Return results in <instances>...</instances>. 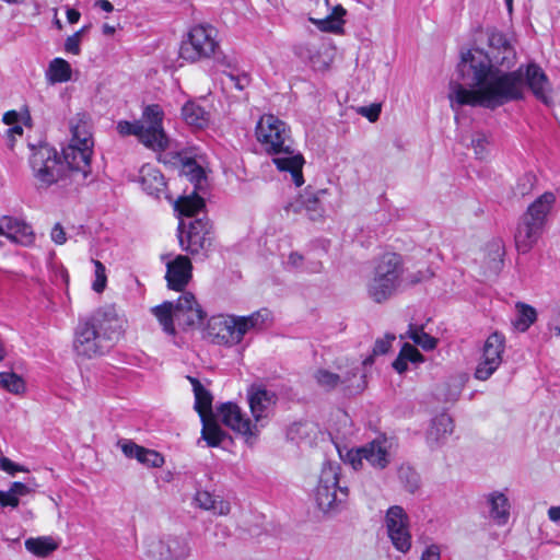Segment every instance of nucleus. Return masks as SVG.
<instances>
[{
	"instance_id": "1",
	"label": "nucleus",
	"mask_w": 560,
	"mask_h": 560,
	"mask_svg": "<svg viewBox=\"0 0 560 560\" xmlns=\"http://www.w3.org/2000/svg\"><path fill=\"white\" fill-rule=\"evenodd\" d=\"M516 51L510 39L499 31H489L488 49H470L462 54L457 66L460 81H451L448 100L453 110L463 106L495 109L522 100L528 88L537 100L550 106L551 89L544 70L536 63H516Z\"/></svg>"
},
{
	"instance_id": "2",
	"label": "nucleus",
	"mask_w": 560,
	"mask_h": 560,
	"mask_svg": "<svg viewBox=\"0 0 560 560\" xmlns=\"http://www.w3.org/2000/svg\"><path fill=\"white\" fill-rule=\"evenodd\" d=\"M255 135L264 151L273 156L272 162L277 168L289 172L293 183L298 187L302 186L304 158L295 150L288 125L272 114L262 115L256 125Z\"/></svg>"
},
{
	"instance_id": "3",
	"label": "nucleus",
	"mask_w": 560,
	"mask_h": 560,
	"mask_svg": "<svg viewBox=\"0 0 560 560\" xmlns=\"http://www.w3.org/2000/svg\"><path fill=\"white\" fill-rule=\"evenodd\" d=\"M405 273L404 259L396 253H384L373 262L366 282L368 296L375 303L389 300L400 288Z\"/></svg>"
},
{
	"instance_id": "4",
	"label": "nucleus",
	"mask_w": 560,
	"mask_h": 560,
	"mask_svg": "<svg viewBox=\"0 0 560 560\" xmlns=\"http://www.w3.org/2000/svg\"><path fill=\"white\" fill-rule=\"evenodd\" d=\"M163 118L164 112L160 105H148L140 120L118 121L117 131L122 137L136 136L147 148L161 152L168 147V138L162 126Z\"/></svg>"
},
{
	"instance_id": "5",
	"label": "nucleus",
	"mask_w": 560,
	"mask_h": 560,
	"mask_svg": "<svg viewBox=\"0 0 560 560\" xmlns=\"http://www.w3.org/2000/svg\"><path fill=\"white\" fill-rule=\"evenodd\" d=\"M30 166L37 188L46 189L52 185H59L62 188L71 187L65 164L55 148L42 144L33 149Z\"/></svg>"
},
{
	"instance_id": "6",
	"label": "nucleus",
	"mask_w": 560,
	"mask_h": 560,
	"mask_svg": "<svg viewBox=\"0 0 560 560\" xmlns=\"http://www.w3.org/2000/svg\"><path fill=\"white\" fill-rule=\"evenodd\" d=\"M338 465L324 464L316 488L315 499L318 508L325 513L338 511L348 500L349 490L339 481Z\"/></svg>"
},
{
	"instance_id": "7",
	"label": "nucleus",
	"mask_w": 560,
	"mask_h": 560,
	"mask_svg": "<svg viewBox=\"0 0 560 560\" xmlns=\"http://www.w3.org/2000/svg\"><path fill=\"white\" fill-rule=\"evenodd\" d=\"M217 35V30L210 25L191 27L187 38L180 44L179 57L189 62L212 57L219 48Z\"/></svg>"
},
{
	"instance_id": "8",
	"label": "nucleus",
	"mask_w": 560,
	"mask_h": 560,
	"mask_svg": "<svg viewBox=\"0 0 560 560\" xmlns=\"http://www.w3.org/2000/svg\"><path fill=\"white\" fill-rule=\"evenodd\" d=\"M73 351L81 359H93L108 351L110 345L104 340L97 329L85 317L79 319L74 329Z\"/></svg>"
},
{
	"instance_id": "9",
	"label": "nucleus",
	"mask_w": 560,
	"mask_h": 560,
	"mask_svg": "<svg viewBox=\"0 0 560 560\" xmlns=\"http://www.w3.org/2000/svg\"><path fill=\"white\" fill-rule=\"evenodd\" d=\"M92 147L77 145L69 143L63 149V164L68 174L71 187H79L85 184L88 176L91 174V156Z\"/></svg>"
},
{
	"instance_id": "10",
	"label": "nucleus",
	"mask_w": 560,
	"mask_h": 560,
	"mask_svg": "<svg viewBox=\"0 0 560 560\" xmlns=\"http://www.w3.org/2000/svg\"><path fill=\"white\" fill-rule=\"evenodd\" d=\"M85 318L92 322L107 345L112 346L124 336L127 319L113 305L101 307Z\"/></svg>"
},
{
	"instance_id": "11",
	"label": "nucleus",
	"mask_w": 560,
	"mask_h": 560,
	"mask_svg": "<svg viewBox=\"0 0 560 560\" xmlns=\"http://www.w3.org/2000/svg\"><path fill=\"white\" fill-rule=\"evenodd\" d=\"M179 244L191 255H206L212 245V225L209 220L196 219L189 223L186 235L179 226Z\"/></svg>"
},
{
	"instance_id": "12",
	"label": "nucleus",
	"mask_w": 560,
	"mask_h": 560,
	"mask_svg": "<svg viewBox=\"0 0 560 560\" xmlns=\"http://www.w3.org/2000/svg\"><path fill=\"white\" fill-rule=\"evenodd\" d=\"M505 349V338L494 331L485 341L482 353L475 371V377L487 381L501 365Z\"/></svg>"
},
{
	"instance_id": "13",
	"label": "nucleus",
	"mask_w": 560,
	"mask_h": 560,
	"mask_svg": "<svg viewBox=\"0 0 560 560\" xmlns=\"http://www.w3.org/2000/svg\"><path fill=\"white\" fill-rule=\"evenodd\" d=\"M222 422L234 432L244 436L247 444H253L259 432L249 418L245 417L242 409L233 402H225L219 408Z\"/></svg>"
},
{
	"instance_id": "14",
	"label": "nucleus",
	"mask_w": 560,
	"mask_h": 560,
	"mask_svg": "<svg viewBox=\"0 0 560 560\" xmlns=\"http://www.w3.org/2000/svg\"><path fill=\"white\" fill-rule=\"evenodd\" d=\"M189 551L186 539L180 537L168 536L147 542V553L152 560H185Z\"/></svg>"
},
{
	"instance_id": "15",
	"label": "nucleus",
	"mask_w": 560,
	"mask_h": 560,
	"mask_svg": "<svg viewBox=\"0 0 560 560\" xmlns=\"http://www.w3.org/2000/svg\"><path fill=\"white\" fill-rule=\"evenodd\" d=\"M165 261V279L171 290L183 291L191 280L192 265L190 259L184 255H177L171 258V255H162Z\"/></svg>"
},
{
	"instance_id": "16",
	"label": "nucleus",
	"mask_w": 560,
	"mask_h": 560,
	"mask_svg": "<svg viewBox=\"0 0 560 560\" xmlns=\"http://www.w3.org/2000/svg\"><path fill=\"white\" fill-rule=\"evenodd\" d=\"M247 397L250 412L254 418V424L258 432H260V429L268 422V418L276 405L277 396L275 393L265 388H252L248 392Z\"/></svg>"
},
{
	"instance_id": "17",
	"label": "nucleus",
	"mask_w": 560,
	"mask_h": 560,
	"mask_svg": "<svg viewBox=\"0 0 560 560\" xmlns=\"http://www.w3.org/2000/svg\"><path fill=\"white\" fill-rule=\"evenodd\" d=\"M174 318L179 326L192 327L200 325L205 312L190 292H184L174 305Z\"/></svg>"
},
{
	"instance_id": "18",
	"label": "nucleus",
	"mask_w": 560,
	"mask_h": 560,
	"mask_svg": "<svg viewBox=\"0 0 560 560\" xmlns=\"http://www.w3.org/2000/svg\"><path fill=\"white\" fill-rule=\"evenodd\" d=\"M357 374L358 369L351 370L343 375L320 369L315 373L314 377L318 386L323 387L324 389L330 390L338 387L339 385H342L351 394H354L360 393L365 388V381L363 380L364 376H361L357 384H354L352 381Z\"/></svg>"
},
{
	"instance_id": "19",
	"label": "nucleus",
	"mask_w": 560,
	"mask_h": 560,
	"mask_svg": "<svg viewBox=\"0 0 560 560\" xmlns=\"http://www.w3.org/2000/svg\"><path fill=\"white\" fill-rule=\"evenodd\" d=\"M327 194L326 189H319L313 191L306 189L304 194L300 195L294 201L290 202L287 207V211L293 213H301L305 211L311 220H317L323 217L324 209L322 207V197Z\"/></svg>"
},
{
	"instance_id": "20",
	"label": "nucleus",
	"mask_w": 560,
	"mask_h": 560,
	"mask_svg": "<svg viewBox=\"0 0 560 560\" xmlns=\"http://www.w3.org/2000/svg\"><path fill=\"white\" fill-rule=\"evenodd\" d=\"M544 225L522 217L517 225L514 238L518 253H528L542 234Z\"/></svg>"
},
{
	"instance_id": "21",
	"label": "nucleus",
	"mask_w": 560,
	"mask_h": 560,
	"mask_svg": "<svg viewBox=\"0 0 560 560\" xmlns=\"http://www.w3.org/2000/svg\"><path fill=\"white\" fill-rule=\"evenodd\" d=\"M4 234L1 236L7 237L12 243L22 246H31L35 242V233L32 226L24 220L19 218L4 215L3 217Z\"/></svg>"
},
{
	"instance_id": "22",
	"label": "nucleus",
	"mask_w": 560,
	"mask_h": 560,
	"mask_svg": "<svg viewBox=\"0 0 560 560\" xmlns=\"http://www.w3.org/2000/svg\"><path fill=\"white\" fill-rule=\"evenodd\" d=\"M208 331L218 343L237 345L233 315L212 317L208 324Z\"/></svg>"
},
{
	"instance_id": "23",
	"label": "nucleus",
	"mask_w": 560,
	"mask_h": 560,
	"mask_svg": "<svg viewBox=\"0 0 560 560\" xmlns=\"http://www.w3.org/2000/svg\"><path fill=\"white\" fill-rule=\"evenodd\" d=\"M489 515L491 520L499 525H505L510 522L511 502L505 491L494 490L485 495Z\"/></svg>"
},
{
	"instance_id": "24",
	"label": "nucleus",
	"mask_w": 560,
	"mask_h": 560,
	"mask_svg": "<svg viewBox=\"0 0 560 560\" xmlns=\"http://www.w3.org/2000/svg\"><path fill=\"white\" fill-rule=\"evenodd\" d=\"M269 315L270 313L266 308L254 312L248 316L233 315L237 345L243 340L246 334L262 329L266 322L269 319Z\"/></svg>"
},
{
	"instance_id": "25",
	"label": "nucleus",
	"mask_w": 560,
	"mask_h": 560,
	"mask_svg": "<svg viewBox=\"0 0 560 560\" xmlns=\"http://www.w3.org/2000/svg\"><path fill=\"white\" fill-rule=\"evenodd\" d=\"M269 315L270 313L266 308L254 312L248 316L233 315L237 345L243 340L246 334L262 329L266 322L269 319Z\"/></svg>"
},
{
	"instance_id": "26",
	"label": "nucleus",
	"mask_w": 560,
	"mask_h": 560,
	"mask_svg": "<svg viewBox=\"0 0 560 560\" xmlns=\"http://www.w3.org/2000/svg\"><path fill=\"white\" fill-rule=\"evenodd\" d=\"M555 202V194L546 191L528 206L523 217L545 226L547 215L550 213Z\"/></svg>"
},
{
	"instance_id": "27",
	"label": "nucleus",
	"mask_w": 560,
	"mask_h": 560,
	"mask_svg": "<svg viewBox=\"0 0 560 560\" xmlns=\"http://www.w3.org/2000/svg\"><path fill=\"white\" fill-rule=\"evenodd\" d=\"M139 182L142 189L152 196H159L166 187L163 174L151 164H144L140 168Z\"/></svg>"
},
{
	"instance_id": "28",
	"label": "nucleus",
	"mask_w": 560,
	"mask_h": 560,
	"mask_svg": "<svg viewBox=\"0 0 560 560\" xmlns=\"http://www.w3.org/2000/svg\"><path fill=\"white\" fill-rule=\"evenodd\" d=\"M70 132L71 139L69 143L93 148L94 142L91 132V125L89 117L85 114H77L70 120Z\"/></svg>"
},
{
	"instance_id": "29",
	"label": "nucleus",
	"mask_w": 560,
	"mask_h": 560,
	"mask_svg": "<svg viewBox=\"0 0 560 560\" xmlns=\"http://www.w3.org/2000/svg\"><path fill=\"white\" fill-rule=\"evenodd\" d=\"M187 380L192 386L195 396V410L199 413L200 419L210 417L212 415V400L211 393L194 376H187Z\"/></svg>"
},
{
	"instance_id": "30",
	"label": "nucleus",
	"mask_w": 560,
	"mask_h": 560,
	"mask_svg": "<svg viewBox=\"0 0 560 560\" xmlns=\"http://www.w3.org/2000/svg\"><path fill=\"white\" fill-rule=\"evenodd\" d=\"M363 457L371 466L384 469L389 463L387 442L375 440L364 445Z\"/></svg>"
},
{
	"instance_id": "31",
	"label": "nucleus",
	"mask_w": 560,
	"mask_h": 560,
	"mask_svg": "<svg viewBox=\"0 0 560 560\" xmlns=\"http://www.w3.org/2000/svg\"><path fill=\"white\" fill-rule=\"evenodd\" d=\"M182 116L187 125L197 129H203L210 122V113L192 101L182 107Z\"/></svg>"
},
{
	"instance_id": "32",
	"label": "nucleus",
	"mask_w": 560,
	"mask_h": 560,
	"mask_svg": "<svg viewBox=\"0 0 560 560\" xmlns=\"http://www.w3.org/2000/svg\"><path fill=\"white\" fill-rule=\"evenodd\" d=\"M346 14V9L337 4L331 9V12L325 16L324 19H313L310 21L315 24L320 31L328 33H341L345 24V20L342 19Z\"/></svg>"
},
{
	"instance_id": "33",
	"label": "nucleus",
	"mask_w": 560,
	"mask_h": 560,
	"mask_svg": "<svg viewBox=\"0 0 560 560\" xmlns=\"http://www.w3.org/2000/svg\"><path fill=\"white\" fill-rule=\"evenodd\" d=\"M453 432V420L447 413L438 415L431 423L427 439L431 443H439Z\"/></svg>"
},
{
	"instance_id": "34",
	"label": "nucleus",
	"mask_w": 560,
	"mask_h": 560,
	"mask_svg": "<svg viewBox=\"0 0 560 560\" xmlns=\"http://www.w3.org/2000/svg\"><path fill=\"white\" fill-rule=\"evenodd\" d=\"M72 69L70 63L62 58L52 59L46 70V79L48 82L63 83L71 80Z\"/></svg>"
},
{
	"instance_id": "35",
	"label": "nucleus",
	"mask_w": 560,
	"mask_h": 560,
	"mask_svg": "<svg viewBox=\"0 0 560 560\" xmlns=\"http://www.w3.org/2000/svg\"><path fill=\"white\" fill-rule=\"evenodd\" d=\"M58 546L59 541L51 536H40L25 540L26 550L40 558H45L54 552Z\"/></svg>"
},
{
	"instance_id": "36",
	"label": "nucleus",
	"mask_w": 560,
	"mask_h": 560,
	"mask_svg": "<svg viewBox=\"0 0 560 560\" xmlns=\"http://www.w3.org/2000/svg\"><path fill=\"white\" fill-rule=\"evenodd\" d=\"M202 430L201 438L206 441L210 447H217L221 444L225 438V432L221 427L213 420V416L201 418Z\"/></svg>"
},
{
	"instance_id": "37",
	"label": "nucleus",
	"mask_w": 560,
	"mask_h": 560,
	"mask_svg": "<svg viewBox=\"0 0 560 560\" xmlns=\"http://www.w3.org/2000/svg\"><path fill=\"white\" fill-rule=\"evenodd\" d=\"M195 501L199 508L211 511L213 514L224 515L230 512V506L228 502H224L223 500H218V498H215L208 491H197L195 495Z\"/></svg>"
},
{
	"instance_id": "38",
	"label": "nucleus",
	"mask_w": 560,
	"mask_h": 560,
	"mask_svg": "<svg viewBox=\"0 0 560 560\" xmlns=\"http://www.w3.org/2000/svg\"><path fill=\"white\" fill-rule=\"evenodd\" d=\"M152 313L158 318L163 327V330L168 335L175 334L174 327V304L172 302H164L152 308Z\"/></svg>"
},
{
	"instance_id": "39",
	"label": "nucleus",
	"mask_w": 560,
	"mask_h": 560,
	"mask_svg": "<svg viewBox=\"0 0 560 560\" xmlns=\"http://www.w3.org/2000/svg\"><path fill=\"white\" fill-rule=\"evenodd\" d=\"M31 488L22 482H13L8 491H0V504L2 506L16 508L19 505V498L27 495Z\"/></svg>"
},
{
	"instance_id": "40",
	"label": "nucleus",
	"mask_w": 560,
	"mask_h": 560,
	"mask_svg": "<svg viewBox=\"0 0 560 560\" xmlns=\"http://www.w3.org/2000/svg\"><path fill=\"white\" fill-rule=\"evenodd\" d=\"M388 537L398 551L406 553L410 550L411 535L408 527H388Z\"/></svg>"
},
{
	"instance_id": "41",
	"label": "nucleus",
	"mask_w": 560,
	"mask_h": 560,
	"mask_svg": "<svg viewBox=\"0 0 560 560\" xmlns=\"http://www.w3.org/2000/svg\"><path fill=\"white\" fill-rule=\"evenodd\" d=\"M176 209L180 214L191 217L205 207V200L198 195L180 197L176 203Z\"/></svg>"
},
{
	"instance_id": "42",
	"label": "nucleus",
	"mask_w": 560,
	"mask_h": 560,
	"mask_svg": "<svg viewBox=\"0 0 560 560\" xmlns=\"http://www.w3.org/2000/svg\"><path fill=\"white\" fill-rule=\"evenodd\" d=\"M408 338H410L416 345L420 346L423 350H433L436 347V339L427 334L422 327L417 325H409L407 331Z\"/></svg>"
},
{
	"instance_id": "43",
	"label": "nucleus",
	"mask_w": 560,
	"mask_h": 560,
	"mask_svg": "<svg viewBox=\"0 0 560 560\" xmlns=\"http://www.w3.org/2000/svg\"><path fill=\"white\" fill-rule=\"evenodd\" d=\"M516 308L518 312V318L516 320V327L525 331L533 325L537 318V313L534 307L524 303H517Z\"/></svg>"
},
{
	"instance_id": "44",
	"label": "nucleus",
	"mask_w": 560,
	"mask_h": 560,
	"mask_svg": "<svg viewBox=\"0 0 560 560\" xmlns=\"http://www.w3.org/2000/svg\"><path fill=\"white\" fill-rule=\"evenodd\" d=\"M0 385L13 394L23 393L25 389L24 381L15 373H0Z\"/></svg>"
},
{
	"instance_id": "45",
	"label": "nucleus",
	"mask_w": 560,
	"mask_h": 560,
	"mask_svg": "<svg viewBox=\"0 0 560 560\" xmlns=\"http://www.w3.org/2000/svg\"><path fill=\"white\" fill-rule=\"evenodd\" d=\"M137 460L148 467L159 468L164 464V457L156 451L141 447Z\"/></svg>"
},
{
	"instance_id": "46",
	"label": "nucleus",
	"mask_w": 560,
	"mask_h": 560,
	"mask_svg": "<svg viewBox=\"0 0 560 560\" xmlns=\"http://www.w3.org/2000/svg\"><path fill=\"white\" fill-rule=\"evenodd\" d=\"M394 340H395L394 335H386L384 338L377 339L373 347V353L363 360V364L371 365L374 361L373 358L375 355L386 354L389 351V349L392 347V342Z\"/></svg>"
},
{
	"instance_id": "47",
	"label": "nucleus",
	"mask_w": 560,
	"mask_h": 560,
	"mask_svg": "<svg viewBox=\"0 0 560 560\" xmlns=\"http://www.w3.org/2000/svg\"><path fill=\"white\" fill-rule=\"evenodd\" d=\"M471 145L477 159L482 160L488 155L490 141L485 133H475L471 138Z\"/></svg>"
},
{
	"instance_id": "48",
	"label": "nucleus",
	"mask_w": 560,
	"mask_h": 560,
	"mask_svg": "<svg viewBox=\"0 0 560 560\" xmlns=\"http://www.w3.org/2000/svg\"><path fill=\"white\" fill-rule=\"evenodd\" d=\"M408 522V516L401 506L394 505L387 510L386 525H407Z\"/></svg>"
},
{
	"instance_id": "49",
	"label": "nucleus",
	"mask_w": 560,
	"mask_h": 560,
	"mask_svg": "<svg viewBox=\"0 0 560 560\" xmlns=\"http://www.w3.org/2000/svg\"><path fill=\"white\" fill-rule=\"evenodd\" d=\"M95 267V280L92 283V288L95 292L101 293L104 291L107 282L105 266L96 259H92Z\"/></svg>"
},
{
	"instance_id": "50",
	"label": "nucleus",
	"mask_w": 560,
	"mask_h": 560,
	"mask_svg": "<svg viewBox=\"0 0 560 560\" xmlns=\"http://www.w3.org/2000/svg\"><path fill=\"white\" fill-rule=\"evenodd\" d=\"M399 478L406 482V488L409 492H415L419 487V476L410 468H401Z\"/></svg>"
},
{
	"instance_id": "51",
	"label": "nucleus",
	"mask_w": 560,
	"mask_h": 560,
	"mask_svg": "<svg viewBox=\"0 0 560 560\" xmlns=\"http://www.w3.org/2000/svg\"><path fill=\"white\" fill-rule=\"evenodd\" d=\"M343 460L346 464H349L353 469H360L362 467L363 457V446L357 450H350L343 456Z\"/></svg>"
},
{
	"instance_id": "52",
	"label": "nucleus",
	"mask_w": 560,
	"mask_h": 560,
	"mask_svg": "<svg viewBox=\"0 0 560 560\" xmlns=\"http://www.w3.org/2000/svg\"><path fill=\"white\" fill-rule=\"evenodd\" d=\"M118 446L126 457L136 459L138 458L139 452L142 447L130 440L119 441Z\"/></svg>"
},
{
	"instance_id": "53",
	"label": "nucleus",
	"mask_w": 560,
	"mask_h": 560,
	"mask_svg": "<svg viewBox=\"0 0 560 560\" xmlns=\"http://www.w3.org/2000/svg\"><path fill=\"white\" fill-rule=\"evenodd\" d=\"M400 353L408 362L418 363L423 361V355L410 343H405Z\"/></svg>"
},
{
	"instance_id": "54",
	"label": "nucleus",
	"mask_w": 560,
	"mask_h": 560,
	"mask_svg": "<svg viewBox=\"0 0 560 560\" xmlns=\"http://www.w3.org/2000/svg\"><path fill=\"white\" fill-rule=\"evenodd\" d=\"M0 468L7 474L13 476L18 471L27 472L28 469L25 466L13 463L8 457L0 458Z\"/></svg>"
},
{
	"instance_id": "55",
	"label": "nucleus",
	"mask_w": 560,
	"mask_h": 560,
	"mask_svg": "<svg viewBox=\"0 0 560 560\" xmlns=\"http://www.w3.org/2000/svg\"><path fill=\"white\" fill-rule=\"evenodd\" d=\"M65 51L68 54H72L74 56L80 55L81 38H79V34H72L67 37V39L65 40Z\"/></svg>"
},
{
	"instance_id": "56",
	"label": "nucleus",
	"mask_w": 560,
	"mask_h": 560,
	"mask_svg": "<svg viewBox=\"0 0 560 560\" xmlns=\"http://www.w3.org/2000/svg\"><path fill=\"white\" fill-rule=\"evenodd\" d=\"M359 114L366 117L370 121H376L381 114V105L372 104L371 106H363L359 108Z\"/></svg>"
},
{
	"instance_id": "57",
	"label": "nucleus",
	"mask_w": 560,
	"mask_h": 560,
	"mask_svg": "<svg viewBox=\"0 0 560 560\" xmlns=\"http://www.w3.org/2000/svg\"><path fill=\"white\" fill-rule=\"evenodd\" d=\"M228 77L233 82L235 89H237L240 91H243L244 89H246L250 83V79H249L248 74H246V73L236 74V73L230 72L228 74Z\"/></svg>"
},
{
	"instance_id": "58",
	"label": "nucleus",
	"mask_w": 560,
	"mask_h": 560,
	"mask_svg": "<svg viewBox=\"0 0 560 560\" xmlns=\"http://www.w3.org/2000/svg\"><path fill=\"white\" fill-rule=\"evenodd\" d=\"M51 241L57 245H62L67 242L66 231L60 223H56L50 232Z\"/></svg>"
},
{
	"instance_id": "59",
	"label": "nucleus",
	"mask_w": 560,
	"mask_h": 560,
	"mask_svg": "<svg viewBox=\"0 0 560 560\" xmlns=\"http://www.w3.org/2000/svg\"><path fill=\"white\" fill-rule=\"evenodd\" d=\"M441 559V550L438 545H430L422 552L420 560H440Z\"/></svg>"
},
{
	"instance_id": "60",
	"label": "nucleus",
	"mask_w": 560,
	"mask_h": 560,
	"mask_svg": "<svg viewBox=\"0 0 560 560\" xmlns=\"http://www.w3.org/2000/svg\"><path fill=\"white\" fill-rule=\"evenodd\" d=\"M9 138V147L13 148L15 137H21L23 135V128L20 125H14L7 131Z\"/></svg>"
},
{
	"instance_id": "61",
	"label": "nucleus",
	"mask_w": 560,
	"mask_h": 560,
	"mask_svg": "<svg viewBox=\"0 0 560 560\" xmlns=\"http://www.w3.org/2000/svg\"><path fill=\"white\" fill-rule=\"evenodd\" d=\"M190 179L196 182V187L205 179V173L200 166L194 165L190 172Z\"/></svg>"
},
{
	"instance_id": "62",
	"label": "nucleus",
	"mask_w": 560,
	"mask_h": 560,
	"mask_svg": "<svg viewBox=\"0 0 560 560\" xmlns=\"http://www.w3.org/2000/svg\"><path fill=\"white\" fill-rule=\"evenodd\" d=\"M408 361L402 358L401 353L399 352L398 358L393 362V368L399 373H404L408 369Z\"/></svg>"
},
{
	"instance_id": "63",
	"label": "nucleus",
	"mask_w": 560,
	"mask_h": 560,
	"mask_svg": "<svg viewBox=\"0 0 560 560\" xmlns=\"http://www.w3.org/2000/svg\"><path fill=\"white\" fill-rule=\"evenodd\" d=\"M303 262V256L299 253H291L289 255L288 265L292 268H299Z\"/></svg>"
},
{
	"instance_id": "64",
	"label": "nucleus",
	"mask_w": 560,
	"mask_h": 560,
	"mask_svg": "<svg viewBox=\"0 0 560 560\" xmlns=\"http://www.w3.org/2000/svg\"><path fill=\"white\" fill-rule=\"evenodd\" d=\"M2 120L5 125L14 126L19 120V114L15 110H9L3 115Z\"/></svg>"
}]
</instances>
